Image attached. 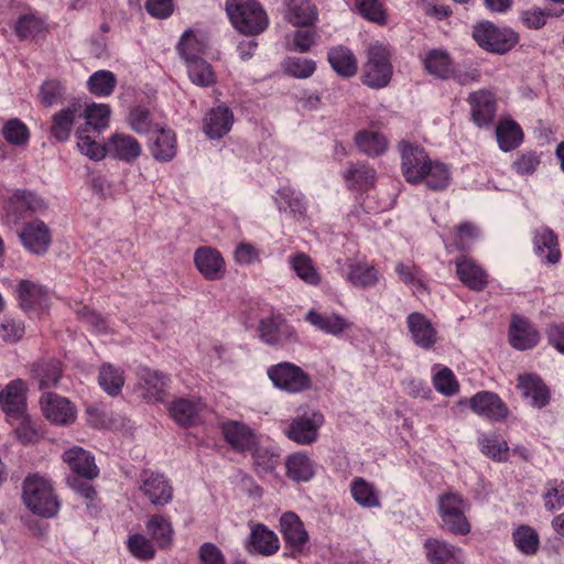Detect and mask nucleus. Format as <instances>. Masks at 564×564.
I'll list each match as a JSON object with an SVG mask.
<instances>
[{"instance_id":"f257e3e1","label":"nucleus","mask_w":564,"mask_h":564,"mask_svg":"<svg viewBox=\"0 0 564 564\" xmlns=\"http://www.w3.org/2000/svg\"><path fill=\"white\" fill-rule=\"evenodd\" d=\"M471 505L467 498L457 491H446L437 498V514L440 528L453 535L465 536L471 532L468 512Z\"/></svg>"},{"instance_id":"f03ea898","label":"nucleus","mask_w":564,"mask_h":564,"mask_svg":"<svg viewBox=\"0 0 564 564\" xmlns=\"http://www.w3.org/2000/svg\"><path fill=\"white\" fill-rule=\"evenodd\" d=\"M22 500L32 513L42 518H53L59 510V501L51 479L40 474L25 477Z\"/></svg>"},{"instance_id":"7ed1b4c3","label":"nucleus","mask_w":564,"mask_h":564,"mask_svg":"<svg viewBox=\"0 0 564 564\" xmlns=\"http://www.w3.org/2000/svg\"><path fill=\"white\" fill-rule=\"evenodd\" d=\"M226 11L236 30L257 35L268 26V18L257 0H227Z\"/></svg>"},{"instance_id":"20e7f679","label":"nucleus","mask_w":564,"mask_h":564,"mask_svg":"<svg viewBox=\"0 0 564 564\" xmlns=\"http://www.w3.org/2000/svg\"><path fill=\"white\" fill-rule=\"evenodd\" d=\"M392 51L381 42H373L367 48V62L364 66V83L371 88L386 87L392 77Z\"/></svg>"},{"instance_id":"39448f33","label":"nucleus","mask_w":564,"mask_h":564,"mask_svg":"<svg viewBox=\"0 0 564 564\" xmlns=\"http://www.w3.org/2000/svg\"><path fill=\"white\" fill-rule=\"evenodd\" d=\"M267 375L274 388L290 394H297L312 388V378L300 366L283 361L270 366Z\"/></svg>"},{"instance_id":"423d86ee","label":"nucleus","mask_w":564,"mask_h":564,"mask_svg":"<svg viewBox=\"0 0 564 564\" xmlns=\"http://www.w3.org/2000/svg\"><path fill=\"white\" fill-rule=\"evenodd\" d=\"M473 37L484 50L503 54L518 42V35L511 29L498 28L490 22H481L474 26Z\"/></svg>"},{"instance_id":"0eeeda50","label":"nucleus","mask_w":564,"mask_h":564,"mask_svg":"<svg viewBox=\"0 0 564 564\" xmlns=\"http://www.w3.org/2000/svg\"><path fill=\"white\" fill-rule=\"evenodd\" d=\"M323 424L324 415L319 411L307 410L290 422L284 429V434L299 445H311L317 441L318 431Z\"/></svg>"},{"instance_id":"6e6552de","label":"nucleus","mask_w":564,"mask_h":564,"mask_svg":"<svg viewBox=\"0 0 564 564\" xmlns=\"http://www.w3.org/2000/svg\"><path fill=\"white\" fill-rule=\"evenodd\" d=\"M399 150L401 153V169L404 178L411 184H421L424 178V173L426 169H429L432 160L423 148L408 141H401L399 143Z\"/></svg>"},{"instance_id":"1a4fd4ad","label":"nucleus","mask_w":564,"mask_h":564,"mask_svg":"<svg viewBox=\"0 0 564 564\" xmlns=\"http://www.w3.org/2000/svg\"><path fill=\"white\" fill-rule=\"evenodd\" d=\"M40 406L45 419L52 424L66 426L76 421V406L67 398L57 393H43L40 398Z\"/></svg>"},{"instance_id":"9d476101","label":"nucleus","mask_w":564,"mask_h":564,"mask_svg":"<svg viewBox=\"0 0 564 564\" xmlns=\"http://www.w3.org/2000/svg\"><path fill=\"white\" fill-rule=\"evenodd\" d=\"M261 341L269 346H283L296 339V333L280 314L261 318L258 326Z\"/></svg>"},{"instance_id":"9b49d317","label":"nucleus","mask_w":564,"mask_h":564,"mask_svg":"<svg viewBox=\"0 0 564 564\" xmlns=\"http://www.w3.org/2000/svg\"><path fill=\"white\" fill-rule=\"evenodd\" d=\"M304 321L326 335L340 337L352 327V323L339 313L321 312L311 308L304 316Z\"/></svg>"},{"instance_id":"f8f14e48","label":"nucleus","mask_w":564,"mask_h":564,"mask_svg":"<svg viewBox=\"0 0 564 564\" xmlns=\"http://www.w3.org/2000/svg\"><path fill=\"white\" fill-rule=\"evenodd\" d=\"M280 532L293 554L302 553L308 544V533L295 512L288 511L281 516Z\"/></svg>"},{"instance_id":"ddd939ff","label":"nucleus","mask_w":564,"mask_h":564,"mask_svg":"<svg viewBox=\"0 0 564 564\" xmlns=\"http://www.w3.org/2000/svg\"><path fill=\"white\" fill-rule=\"evenodd\" d=\"M470 409L479 416L490 421L499 422L505 420L509 410L501 398L490 391H480L469 399Z\"/></svg>"},{"instance_id":"4468645a","label":"nucleus","mask_w":564,"mask_h":564,"mask_svg":"<svg viewBox=\"0 0 564 564\" xmlns=\"http://www.w3.org/2000/svg\"><path fill=\"white\" fill-rule=\"evenodd\" d=\"M406 327L412 341L424 350L432 349L437 343L438 335L432 321L420 312L406 316Z\"/></svg>"},{"instance_id":"2eb2a0df","label":"nucleus","mask_w":564,"mask_h":564,"mask_svg":"<svg viewBox=\"0 0 564 564\" xmlns=\"http://www.w3.org/2000/svg\"><path fill=\"white\" fill-rule=\"evenodd\" d=\"M167 381L169 378L158 370L140 368L135 392L147 402H160L163 400Z\"/></svg>"},{"instance_id":"dca6fc26","label":"nucleus","mask_w":564,"mask_h":564,"mask_svg":"<svg viewBox=\"0 0 564 564\" xmlns=\"http://www.w3.org/2000/svg\"><path fill=\"white\" fill-rule=\"evenodd\" d=\"M424 552L430 564H464L463 549L445 540L430 538L424 542Z\"/></svg>"},{"instance_id":"f3484780","label":"nucleus","mask_w":564,"mask_h":564,"mask_svg":"<svg viewBox=\"0 0 564 564\" xmlns=\"http://www.w3.org/2000/svg\"><path fill=\"white\" fill-rule=\"evenodd\" d=\"M80 118H83V104L79 100L70 101L66 107L53 115L51 126L52 135L57 141H67L74 124Z\"/></svg>"},{"instance_id":"a211bd4d","label":"nucleus","mask_w":564,"mask_h":564,"mask_svg":"<svg viewBox=\"0 0 564 564\" xmlns=\"http://www.w3.org/2000/svg\"><path fill=\"white\" fill-rule=\"evenodd\" d=\"M108 155L112 159L133 163L141 153V143L132 135L126 132H115L107 140Z\"/></svg>"},{"instance_id":"6ab92c4d","label":"nucleus","mask_w":564,"mask_h":564,"mask_svg":"<svg viewBox=\"0 0 564 564\" xmlns=\"http://www.w3.org/2000/svg\"><path fill=\"white\" fill-rule=\"evenodd\" d=\"M221 432L226 442L238 452H251L259 442L254 431L239 421L223 422Z\"/></svg>"},{"instance_id":"aec40b11","label":"nucleus","mask_w":564,"mask_h":564,"mask_svg":"<svg viewBox=\"0 0 564 564\" xmlns=\"http://www.w3.org/2000/svg\"><path fill=\"white\" fill-rule=\"evenodd\" d=\"M19 237L26 250L39 256L47 251L52 241L48 227L39 219L25 224Z\"/></svg>"},{"instance_id":"412c9836","label":"nucleus","mask_w":564,"mask_h":564,"mask_svg":"<svg viewBox=\"0 0 564 564\" xmlns=\"http://www.w3.org/2000/svg\"><path fill=\"white\" fill-rule=\"evenodd\" d=\"M250 535L247 547L249 552L258 553L263 556H271L280 549V540L274 531L262 523H248Z\"/></svg>"},{"instance_id":"4be33fe9","label":"nucleus","mask_w":564,"mask_h":564,"mask_svg":"<svg viewBox=\"0 0 564 564\" xmlns=\"http://www.w3.org/2000/svg\"><path fill=\"white\" fill-rule=\"evenodd\" d=\"M232 124V111L226 106H217L206 112L203 119V132L208 139H221L231 130Z\"/></svg>"},{"instance_id":"5701e85b","label":"nucleus","mask_w":564,"mask_h":564,"mask_svg":"<svg viewBox=\"0 0 564 564\" xmlns=\"http://www.w3.org/2000/svg\"><path fill=\"white\" fill-rule=\"evenodd\" d=\"M140 490L155 506H165L173 498V489L166 478L156 473H144Z\"/></svg>"},{"instance_id":"b1692460","label":"nucleus","mask_w":564,"mask_h":564,"mask_svg":"<svg viewBox=\"0 0 564 564\" xmlns=\"http://www.w3.org/2000/svg\"><path fill=\"white\" fill-rule=\"evenodd\" d=\"M455 265L458 279L471 291H482L487 286L488 274L474 259L460 256Z\"/></svg>"},{"instance_id":"393cba45","label":"nucleus","mask_w":564,"mask_h":564,"mask_svg":"<svg viewBox=\"0 0 564 564\" xmlns=\"http://www.w3.org/2000/svg\"><path fill=\"white\" fill-rule=\"evenodd\" d=\"M177 148L176 134L171 128L160 127L153 132L149 150L155 161L171 162L177 154Z\"/></svg>"},{"instance_id":"a878e982","label":"nucleus","mask_w":564,"mask_h":564,"mask_svg":"<svg viewBox=\"0 0 564 564\" xmlns=\"http://www.w3.org/2000/svg\"><path fill=\"white\" fill-rule=\"evenodd\" d=\"M533 249L541 262L555 264L561 259L558 240L555 232L549 227L535 229L533 236Z\"/></svg>"},{"instance_id":"bb28decb","label":"nucleus","mask_w":564,"mask_h":564,"mask_svg":"<svg viewBox=\"0 0 564 564\" xmlns=\"http://www.w3.org/2000/svg\"><path fill=\"white\" fill-rule=\"evenodd\" d=\"M194 262L200 274L210 281L219 280L225 273V261L220 252L212 247H200L195 251Z\"/></svg>"},{"instance_id":"cd10ccee","label":"nucleus","mask_w":564,"mask_h":564,"mask_svg":"<svg viewBox=\"0 0 564 564\" xmlns=\"http://www.w3.org/2000/svg\"><path fill=\"white\" fill-rule=\"evenodd\" d=\"M46 208L47 204L43 197L26 189L14 191L8 203V213L17 217L42 213Z\"/></svg>"},{"instance_id":"c85d7f7f","label":"nucleus","mask_w":564,"mask_h":564,"mask_svg":"<svg viewBox=\"0 0 564 564\" xmlns=\"http://www.w3.org/2000/svg\"><path fill=\"white\" fill-rule=\"evenodd\" d=\"M0 404L6 414L11 419L23 416L26 411L25 387L20 379L11 381L0 391Z\"/></svg>"},{"instance_id":"c756f323","label":"nucleus","mask_w":564,"mask_h":564,"mask_svg":"<svg viewBox=\"0 0 564 564\" xmlns=\"http://www.w3.org/2000/svg\"><path fill=\"white\" fill-rule=\"evenodd\" d=\"M540 335L534 326L524 317L513 316L509 327V341L518 350L535 347Z\"/></svg>"},{"instance_id":"7c9ffc66","label":"nucleus","mask_w":564,"mask_h":564,"mask_svg":"<svg viewBox=\"0 0 564 564\" xmlns=\"http://www.w3.org/2000/svg\"><path fill=\"white\" fill-rule=\"evenodd\" d=\"M15 293L24 311L43 310L47 306L50 297L47 289L33 281H19Z\"/></svg>"},{"instance_id":"2f4dec72","label":"nucleus","mask_w":564,"mask_h":564,"mask_svg":"<svg viewBox=\"0 0 564 564\" xmlns=\"http://www.w3.org/2000/svg\"><path fill=\"white\" fill-rule=\"evenodd\" d=\"M471 107V119L479 128L489 126L496 115L494 95L486 90L473 93L468 97Z\"/></svg>"},{"instance_id":"473e14b6","label":"nucleus","mask_w":564,"mask_h":564,"mask_svg":"<svg viewBox=\"0 0 564 564\" xmlns=\"http://www.w3.org/2000/svg\"><path fill=\"white\" fill-rule=\"evenodd\" d=\"M63 459L77 476L87 479L98 476L99 470L95 464L94 456L79 446L65 451Z\"/></svg>"},{"instance_id":"72a5a7b5","label":"nucleus","mask_w":564,"mask_h":564,"mask_svg":"<svg viewBox=\"0 0 564 564\" xmlns=\"http://www.w3.org/2000/svg\"><path fill=\"white\" fill-rule=\"evenodd\" d=\"M349 491L354 501L364 509H379L382 506L379 489L364 477H355Z\"/></svg>"},{"instance_id":"f704fd0d","label":"nucleus","mask_w":564,"mask_h":564,"mask_svg":"<svg viewBox=\"0 0 564 564\" xmlns=\"http://www.w3.org/2000/svg\"><path fill=\"white\" fill-rule=\"evenodd\" d=\"M518 381V388L521 390L522 395L533 408L542 409L549 403L550 391L539 377L520 375Z\"/></svg>"},{"instance_id":"c9c22d12","label":"nucleus","mask_w":564,"mask_h":564,"mask_svg":"<svg viewBox=\"0 0 564 564\" xmlns=\"http://www.w3.org/2000/svg\"><path fill=\"white\" fill-rule=\"evenodd\" d=\"M176 48L184 62L186 64L191 63L200 58L204 54L206 50L205 37L200 32L188 29L182 34Z\"/></svg>"},{"instance_id":"e433bc0d","label":"nucleus","mask_w":564,"mask_h":564,"mask_svg":"<svg viewBox=\"0 0 564 564\" xmlns=\"http://www.w3.org/2000/svg\"><path fill=\"white\" fill-rule=\"evenodd\" d=\"M286 475L296 482H306L311 480L315 474V464L311 457L303 453H294L286 458Z\"/></svg>"},{"instance_id":"4c0bfd02","label":"nucleus","mask_w":564,"mask_h":564,"mask_svg":"<svg viewBox=\"0 0 564 564\" xmlns=\"http://www.w3.org/2000/svg\"><path fill=\"white\" fill-rule=\"evenodd\" d=\"M256 473L263 477L273 475L280 465V453L275 446L260 445L259 442L251 451Z\"/></svg>"},{"instance_id":"58836bf2","label":"nucleus","mask_w":564,"mask_h":564,"mask_svg":"<svg viewBox=\"0 0 564 564\" xmlns=\"http://www.w3.org/2000/svg\"><path fill=\"white\" fill-rule=\"evenodd\" d=\"M496 138L499 149L503 152H510L521 145L523 132L514 120L506 119L498 123Z\"/></svg>"},{"instance_id":"ea45409f","label":"nucleus","mask_w":564,"mask_h":564,"mask_svg":"<svg viewBox=\"0 0 564 564\" xmlns=\"http://www.w3.org/2000/svg\"><path fill=\"white\" fill-rule=\"evenodd\" d=\"M345 279L356 288L366 289L377 284L379 273L373 265L366 262L349 263Z\"/></svg>"},{"instance_id":"a19ab883","label":"nucleus","mask_w":564,"mask_h":564,"mask_svg":"<svg viewBox=\"0 0 564 564\" xmlns=\"http://www.w3.org/2000/svg\"><path fill=\"white\" fill-rule=\"evenodd\" d=\"M452 182V171L449 165L438 160L430 163L424 173L423 182L425 186L434 192L446 189Z\"/></svg>"},{"instance_id":"79ce46f5","label":"nucleus","mask_w":564,"mask_h":564,"mask_svg":"<svg viewBox=\"0 0 564 564\" xmlns=\"http://www.w3.org/2000/svg\"><path fill=\"white\" fill-rule=\"evenodd\" d=\"M315 7L310 0H289L285 19L293 25H310L316 20Z\"/></svg>"},{"instance_id":"37998d69","label":"nucleus","mask_w":564,"mask_h":564,"mask_svg":"<svg viewBox=\"0 0 564 564\" xmlns=\"http://www.w3.org/2000/svg\"><path fill=\"white\" fill-rule=\"evenodd\" d=\"M376 171L368 164L350 163L344 172L348 186L356 189H367L376 182Z\"/></svg>"},{"instance_id":"c03bdc74","label":"nucleus","mask_w":564,"mask_h":564,"mask_svg":"<svg viewBox=\"0 0 564 564\" xmlns=\"http://www.w3.org/2000/svg\"><path fill=\"white\" fill-rule=\"evenodd\" d=\"M426 72L440 78H448L453 74V63L448 53L441 48L431 50L423 58Z\"/></svg>"},{"instance_id":"a18cd8bd","label":"nucleus","mask_w":564,"mask_h":564,"mask_svg":"<svg viewBox=\"0 0 564 564\" xmlns=\"http://www.w3.org/2000/svg\"><path fill=\"white\" fill-rule=\"evenodd\" d=\"M328 62L333 69L343 77H351L357 72V61L352 52L344 46H337L328 52Z\"/></svg>"},{"instance_id":"49530a36","label":"nucleus","mask_w":564,"mask_h":564,"mask_svg":"<svg viewBox=\"0 0 564 564\" xmlns=\"http://www.w3.org/2000/svg\"><path fill=\"white\" fill-rule=\"evenodd\" d=\"M357 148L368 156H379L388 149L387 138L377 131L364 130L356 134Z\"/></svg>"},{"instance_id":"de8ad7c7","label":"nucleus","mask_w":564,"mask_h":564,"mask_svg":"<svg viewBox=\"0 0 564 564\" xmlns=\"http://www.w3.org/2000/svg\"><path fill=\"white\" fill-rule=\"evenodd\" d=\"M200 403L189 399H177L169 406L170 415L181 426L193 425L196 421Z\"/></svg>"},{"instance_id":"09e8293b","label":"nucleus","mask_w":564,"mask_h":564,"mask_svg":"<svg viewBox=\"0 0 564 564\" xmlns=\"http://www.w3.org/2000/svg\"><path fill=\"white\" fill-rule=\"evenodd\" d=\"M145 528L159 546L166 547L172 543L174 530L167 517L154 514L149 518Z\"/></svg>"},{"instance_id":"8fccbe9b","label":"nucleus","mask_w":564,"mask_h":564,"mask_svg":"<svg viewBox=\"0 0 564 564\" xmlns=\"http://www.w3.org/2000/svg\"><path fill=\"white\" fill-rule=\"evenodd\" d=\"M289 264L296 275L310 285H318L321 275L316 270L312 259L303 253L297 252L289 257Z\"/></svg>"},{"instance_id":"3c124183","label":"nucleus","mask_w":564,"mask_h":564,"mask_svg":"<svg viewBox=\"0 0 564 564\" xmlns=\"http://www.w3.org/2000/svg\"><path fill=\"white\" fill-rule=\"evenodd\" d=\"M481 452L497 462H506L509 458L510 448L507 441L497 433L482 434L479 438Z\"/></svg>"},{"instance_id":"603ef678","label":"nucleus","mask_w":564,"mask_h":564,"mask_svg":"<svg viewBox=\"0 0 564 564\" xmlns=\"http://www.w3.org/2000/svg\"><path fill=\"white\" fill-rule=\"evenodd\" d=\"M273 199L280 212L302 214L305 210L304 196L293 187H281L276 191Z\"/></svg>"},{"instance_id":"864d4df0","label":"nucleus","mask_w":564,"mask_h":564,"mask_svg":"<svg viewBox=\"0 0 564 564\" xmlns=\"http://www.w3.org/2000/svg\"><path fill=\"white\" fill-rule=\"evenodd\" d=\"M61 375V362L53 359L41 361L33 368V379L37 382L41 390L56 386Z\"/></svg>"},{"instance_id":"5fc2aeb1","label":"nucleus","mask_w":564,"mask_h":564,"mask_svg":"<svg viewBox=\"0 0 564 564\" xmlns=\"http://www.w3.org/2000/svg\"><path fill=\"white\" fill-rule=\"evenodd\" d=\"M117 86L116 75L106 69H100L93 73L88 80V90L96 97L110 96Z\"/></svg>"},{"instance_id":"6e6d98bb","label":"nucleus","mask_w":564,"mask_h":564,"mask_svg":"<svg viewBox=\"0 0 564 564\" xmlns=\"http://www.w3.org/2000/svg\"><path fill=\"white\" fill-rule=\"evenodd\" d=\"M128 123L139 134L153 133L161 127L160 123L154 121L153 115L149 109L142 106H137L130 110Z\"/></svg>"},{"instance_id":"4d7b16f0","label":"nucleus","mask_w":564,"mask_h":564,"mask_svg":"<svg viewBox=\"0 0 564 564\" xmlns=\"http://www.w3.org/2000/svg\"><path fill=\"white\" fill-rule=\"evenodd\" d=\"M512 540L516 547L525 555L536 553L540 544L538 532L529 525H520L512 532Z\"/></svg>"},{"instance_id":"13d9d810","label":"nucleus","mask_w":564,"mask_h":564,"mask_svg":"<svg viewBox=\"0 0 564 564\" xmlns=\"http://www.w3.org/2000/svg\"><path fill=\"white\" fill-rule=\"evenodd\" d=\"M111 109L107 104L91 102L83 106V118L86 124L95 130H104L109 126Z\"/></svg>"},{"instance_id":"bf43d9fd","label":"nucleus","mask_w":564,"mask_h":564,"mask_svg":"<svg viewBox=\"0 0 564 564\" xmlns=\"http://www.w3.org/2000/svg\"><path fill=\"white\" fill-rule=\"evenodd\" d=\"M191 82L199 87H208L215 84L216 75L210 64L202 57L186 64Z\"/></svg>"},{"instance_id":"052dcab7","label":"nucleus","mask_w":564,"mask_h":564,"mask_svg":"<svg viewBox=\"0 0 564 564\" xmlns=\"http://www.w3.org/2000/svg\"><path fill=\"white\" fill-rule=\"evenodd\" d=\"M98 381L105 392L117 395L123 387L124 377L119 368L105 364L100 368Z\"/></svg>"},{"instance_id":"680f3d73","label":"nucleus","mask_w":564,"mask_h":564,"mask_svg":"<svg viewBox=\"0 0 564 564\" xmlns=\"http://www.w3.org/2000/svg\"><path fill=\"white\" fill-rule=\"evenodd\" d=\"M544 508L547 511H556L564 508V480L549 479L542 494Z\"/></svg>"},{"instance_id":"e2e57ef3","label":"nucleus","mask_w":564,"mask_h":564,"mask_svg":"<svg viewBox=\"0 0 564 564\" xmlns=\"http://www.w3.org/2000/svg\"><path fill=\"white\" fill-rule=\"evenodd\" d=\"M433 373V384L436 391L442 393L445 397H452L456 394L459 390L458 381L455 378L454 372L448 367H440L435 365L433 370L437 369Z\"/></svg>"},{"instance_id":"0e129e2a","label":"nucleus","mask_w":564,"mask_h":564,"mask_svg":"<svg viewBox=\"0 0 564 564\" xmlns=\"http://www.w3.org/2000/svg\"><path fill=\"white\" fill-rule=\"evenodd\" d=\"M46 29V22L35 13L20 17L15 24V32L22 39H34Z\"/></svg>"},{"instance_id":"69168bd1","label":"nucleus","mask_w":564,"mask_h":564,"mask_svg":"<svg viewBox=\"0 0 564 564\" xmlns=\"http://www.w3.org/2000/svg\"><path fill=\"white\" fill-rule=\"evenodd\" d=\"M395 272L400 280L411 286L414 292L422 293L426 291V283L422 271L413 264L398 263Z\"/></svg>"},{"instance_id":"338daca9","label":"nucleus","mask_w":564,"mask_h":564,"mask_svg":"<svg viewBox=\"0 0 564 564\" xmlns=\"http://www.w3.org/2000/svg\"><path fill=\"white\" fill-rule=\"evenodd\" d=\"M2 134L8 143L17 147L26 145L30 138L28 127L17 118L10 119L3 124Z\"/></svg>"},{"instance_id":"774afa93","label":"nucleus","mask_w":564,"mask_h":564,"mask_svg":"<svg viewBox=\"0 0 564 564\" xmlns=\"http://www.w3.org/2000/svg\"><path fill=\"white\" fill-rule=\"evenodd\" d=\"M283 69L295 78H308L316 70V63L311 58L291 56L284 59Z\"/></svg>"}]
</instances>
